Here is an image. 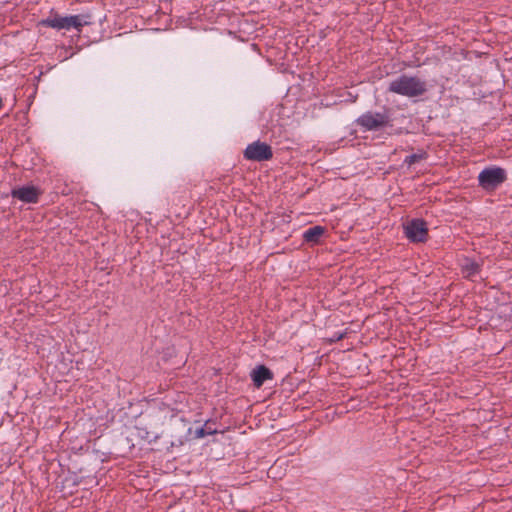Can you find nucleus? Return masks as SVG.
<instances>
[{
    "label": "nucleus",
    "mask_w": 512,
    "mask_h": 512,
    "mask_svg": "<svg viewBox=\"0 0 512 512\" xmlns=\"http://www.w3.org/2000/svg\"><path fill=\"white\" fill-rule=\"evenodd\" d=\"M507 179L506 171L500 167H489L482 170L478 175V181L481 187L486 190H492L501 185Z\"/></svg>",
    "instance_id": "7ed1b4c3"
},
{
    "label": "nucleus",
    "mask_w": 512,
    "mask_h": 512,
    "mask_svg": "<svg viewBox=\"0 0 512 512\" xmlns=\"http://www.w3.org/2000/svg\"><path fill=\"white\" fill-rule=\"evenodd\" d=\"M358 124L367 130H376L380 127L385 126L389 122V117L385 113H373L367 112L361 115L358 120Z\"/></svg>",
    "instance_id": "423d86ee"
},
{
    "label": "nucleus",
    "mask_w": 512,
    "mask_h": 512,
    "mask_svg": "<svg viewBox=\"0 0 512 512\" xmlns=\"http://www.w3.org/2000/svg\"><path fill=\"white\" fill-rule=\"evenodd\" d=\"M325 231L326 229L323 226H313L304 231L303 238L307 243L316 244L324 235Z\"/></svg>",
    "instance_id": "9d476101"
},
{
    "label": "nucleus",
    "mask_w": 512,
    "mask_h": 512,
    "mask_svg": "<svg viewBox=\"0 0 512 512\" xmlns=\"http://www.w3.org/2000/svg\"><path fill=\"white\" fill-rule=\"evenodd\" d=\"M42 26L50 27L53 29L61 30H70V29H76L78 31H81L82 28L86 25L90 24L89 17L86 15H69V16H62L59 14H52L46 19L42 20L40 22Z\"/></svg>",
    "instance_id": "f03ea898"
},
{
    "label": "nucleus",
    "mask_w": 512,
    "mask_h": 512,
    "mask_svg": "<svg viewBox=\"0 0 512 512\" xmlns=\"http://www.w3.org/2000/svg\"><path fill=\"white\" fill-rule=\"evenodd\" d=\"M459 265L463 277L467 279H473L481 270V264L479 262L467 257L462 258Z\"/></svg>",
    "instance_id": "6e6552de"
},
{
    "label": "nucleus",
    "mask_w": 512,
    "mask_h": 512,
    "mask_svg": "<svg viewBox=\"0 0 512 512\" xmlns=\"http://www.w3.org/2000/svg\"><path fill=\"white\" fill-rule=\"evenodd\" d=\"M388 90L406 97L423 95L427 90L426 82L416 76L401 75L389 83Z\"/></svg>",
    "instance_id": "f257e3e1"
},
{
    "label": "nucleus",
    "mask_w": 512,
    "mask_h": 512,
    "mask_svg": "<svg viewBox=\"0 0 512 512\" xmlns=\"http://www.w3.org/2000/svg\"><path fill=\"white\" fill-rule=\"evenodd\" d=\"M208 433L206 432V430L201 427V428H198L196 431H195V436L196 438H203L207 435Z\"/></svg>",
    "instance_id": "f8f14e48"
},
{
    "label": "nucleus",
    "mask_w": 512,
    "mask_h": 512,
    "mask_svg": "<svg viewBox=\"0 0 512 512\" xmlns=\"http://www.w3.org/2000/svg\"><path fill=\"white\" fill-rule=\"evenodd\" d=\"M244 157L251 161H267L273 157V152L268 144L255 141L246 147Z\"/></svg>",
    "instance_id": "20e7f679"
},
{
    "label": "nucleus",
    "mask_w": 512,
    "mask_h": 512,
    "mask_svg": "<svg viewBox=\"0 0 512 512\" xmlns=\"http://www.w3.org/2000/svg\"><path fill=\"white\" fill-rule=\"evenodd\" d=\"M251 377L254 385L259 388L265 381L271 380L273 378V374L267 367L260 365L252 371Z\"/></svg>",
    "instance_id": "1a4fd4ad"
},
{
    "label": "nucleus",
    "mask_w": 512,
    "mask_h": 512,
    "mask_svg": "<svg viewBox=\"0 0 512 512\" xmlns=\"http://www.w3.org/2000/svg\"><path fill=\"white\" fill-rule=\"evenodd\" d=\"M423 158H424L423 154H412V155H409V156L406 157L405 163H407L409 165H412V164H414L416 162H419Z\"/></svg>",
    "instance_id": "9b49d317"
},
{
    "label": "nucleus",
    "mask_w": 512,
    "mask_h": 512,
    "mask_svg": "<svg viewBox=\"0 0 512 512\" xmlns=\"http://www.w3.org/2000/svg\"><path fill=\"white\" fill-rule=\"evenodd\" d=\"M42 191L33 185L14 188L11 196L24 203H37Z\"/></svg>",
    "instance_id": "0eeeda50"
},
{
    "label": "nucleus",
    "mask_w": 512,
    "mask_h": 512,
    "mask_svg": "<svg viewBox=\"0 0 512 512\" xmlns=\"http://www.w3.org/2000/svg\"><path fill=\"white\" fill-rule=\"evenodd\" d=\"M406 237L412 242H425L428 236L426 222L422 219H413L404 226Z\"/></svg>",
    "instance_id": "39448f33"
}]
</instances>
